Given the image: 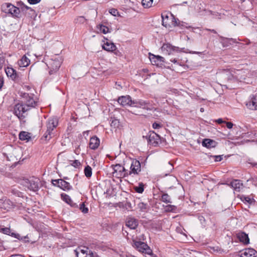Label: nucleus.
Wrapping results in <instances>:
<instances>
[{"instance_id": "obj_1", "label": "nucleus", "mask_w": 257, "mask_h": 257, "mask_svg": "<svg viewBox=\"0 0 257 257\" xmlns=\"http://www.w3.org/2000/svg\"><path fill=\"white\" fill-rule=\"evenodd\" d=\"M21 103L16 104L14 108V114L20 119L25 118L28 112L38 105L37 97L32 93L21 92Z\"/></svg>"}, {"instance_id": "obj_2", "label": "nucleus", "mask_w": 257, "mask_h": 257, "mask_svg": "<svg viewBox=\"0 0 257 257\" xmlns=\"http://www.w3.org/2000/svg\"><path fill=\"white\" fill-rule=\"evenodd\" d=\"M224 71L228 80L240 82L244 80L248 74V70L245 69L225 70Z\"/></svg>"}, {"instance_id": "obj_3", "label": "nucleus", "mask_w": 257, "mask_h": 257, "mask_svg": "<svg viewBox=\"0 0 257 257\" xmlns=\"http://www.w3.org/2000/svg\"><path fill=\"white\" fill-rule=\"evenodd\" d=\"M45 60L46 61V64L50 69V74H52L58 71L62 63L61 58L59 55L53 56L51 59L45 58Z\"/></svg>"}, {"instance_id": "obj_4", "label": "nucleus", "mask_w": 257, "mask_h": 257, "mask_svg": "<svg viewBox=\"0 0 257 257\" xmlns=\"http://www.w3.org/2000/svg\"><path fill=\"white\" fill-rule=\"evenodd\" d=\"M40 181L37 178L31 177L29 179H24L21 181V184L29 190L36 192L39 189Z\"/></svg>"}, {"instance_id": "obj_5", "label": "nucleus", "mask_w": 257, "mask_h": 257, "mask_svg": "<svg viewBox=\"0 0 257 257\" xmlns=\"http://www.w3.org/2000/svg\"><path fill=\"white\" fill-rule=\"evenodd\" d=\"M58 124V120L57 118L52 117L48 119L46 122L47 130L44 135L46 140H50L53 135V131Z\"/></svg>"}, {"instance_id": "obj_6", "label": "nucleus", "mask_w": 257, "mask_h": 257, "mask_svg": "<svg viewBox=\"0 0 257 257\" xmlns=\"http://www.w3.org/2000/svg\"><path fill=\"white\" fill-rule=\"evenodd\" d=\"M162 25L167 28H172L178 26V19L171 13L162 14Z\"/></svg>"}, {"instance_id": "obj_7", "label": "nucleus", "mask_w": 257, "mask_h": 257, "mask_svg": "<svg viewBox=\"0 0 257 257\" xmlns=\"http://www.w3.org/2000/svg\"><path fill=\"white\" fill-rule=\"evenodd\" d=\"M2 11L6 14H11L13 16L18 17L20 13L18 8L10 3H6L2 6Z\"/></svg>"}, {"instance_id": "obj_8", "label": "nucleus", "mask_w": 257, "mask_h": 257, "mask_svg": "<svg viewBox=\"0 0 257 257\" xmlns=\"http://www.w3.org/2000/svg\"><path fill=\"white\" fill-rule=\"evenodd\" d=\"M133 246L135 247L139 251L148 254H151L152 250L147 244L140 241L133 240Z\"/></svg>"}, {"instance_id": "obj_9", "label": "nucleus", "mask_w": 257, "mask_h": 257, "mask_svg": "<svg viewBox=\"0 0 257 257\" xmlns=\"http://www.w3.org/2000/svg\"><path fill=\"white\" fill-rule=\"evenodd\" d=\"M113 176L118 178L127 177V170L120 164L112 165Z\"/></svg>"}, {"instance_id": "obj_10", "label": "nucleus", "mask_w": 257, "mask_h": 257, "mask_svg": "<svg viewBox=\"0 0 257 257\" xmlns=\"http://www.w3.org/2000/svg\"><path fill=\"white\" fill-rule=\"evenodd\" d=\"M141 171V166L140 162L134 159L132 161L131 165L130 167V171L128 172L127 171V175H138Z\"/></svg>"}, {"instance_id": "obj_11", "label": "nucleus", "mask_w": 257, "mask_h": 257, "mask_svg": "<svg viewBox=\"0 0 257 257\" xmlns=\"http://www.w3.org/2000/svg\"><path fill=\"white\" fill-rule=\"evenodd\" d=\"M52 183L54 186L58 187L65 191H69L72 188L70 183L63 179L52 180Z\"/></svg>"}, {"instance_id": "obj_12", "label": "nucleus", "mask_w": 257, "mask_h": 257, "mask_svg": "<svg viewBox=\"0 0 257 257\" xmlns=\"http://www.w3.org/2000/svg\"><path fill=\"white\" fill-rule=\"evenodd\" d=\"M76 257H97L96 253L89 250L87 247L83 249H78L75 250Z\"/></svg>"}, {"instance_id": "obj_13", "label": "nucleus", "mask_w": 257, "mask_h": 257, "mask_svg": "<svg viewBox=\"0 0 257 257\" xmlns=\"http://www.w3.org/2000/svg\"><path fill=\"white\" fill-rule=\"evenodd\" d=\"M149 58L152 64L154 65L161 67L164 64L165 59L163 57L150 53Z\"/></svg>"}, {"instance_id": "obj_14", "label": "nucleus", "mask_w": 257, "mask_h": 257, "mask_svg": "<svg viewBox=\"0 0 257 257\" xmlns=\"http://www.w3.org/2000/svg\"><path fill=\"white\" fill-rule=\"evenodd\" d=\"M160 142V136L154 132H150L148 138V142L153 146H157Z\"/></svg>"}, {"instance_id": "obj_15", "label": "nucleus", "mask_w": 257, "mask_h": 257, "mask_svg": "<svg viewBox=\"0 0 257 257\" xmlns=\"http://www.w3.org/2000/svg\"><path fill=\"white\" fill-rule=\"evenodd\" d=\"M102 42L103 44L102 45V48L103 50L112 52L116 49V47L114 44L109 41L107 38L104 37Z\"/></svg>"}, {"instance_id": "obj_16", "label": "nucleus", "mask_w": 257, "mask_h": 257, "mask_svg": "<svg viewBox=\"0 0 257 257\" xmlns=\"http://www.w3.org/2000/svg\"><path fill=\"white\" fill-rule=\"evenodd\" d=\"M161 48L163 52L169 55L174 52H178L179 51L178 47L173 46L169 43L164 44Z\"/></svg>"}, {"instance_id": "obj_17", "label": "nucleus", "mask_w": 257, "mask_h": 257, "mask_svg": "<svg viewBox=\"0 0 257 257\" xmlns=\"http://www.w3.org/2000/svg\"><path fill=\"white\" fill-rule=\"evenodd\" d=\"M235 236L239 242L244 244H248L249 243V239L248 234L242 231H239L235 233Z\"/></svg>"}, {"instance_id": "obj_18", "label": "nucleus", "mask_w": 257, "mask_h": 257, "mask_svg": "<svg viewBox=\"0 0 257 257\" xmlns=\"http://www.w3.org/2000/svg\"><path fill=\"white\" fill-rule=\"evenodd\" d=\"M118 102L122 106H132L133 100L129 95L122 96L119 97L117 100Z\"/></svg>"}, {"instance_id": "obj_19", "label": "nucleus", "mask_w": 257, "mask_h": 257, "mask_svg": "<svg viewBox=\"0 0 257 257\" xmlns=\"http://www.w3.org/2000/svg\"><path fill=\"white\" fill-rule=\"evenodd\" d=\"M240 257H257V251L253 248H245L240 252Z\"/></svg>"}, {"instance_id": "obj_20", "label": "nucleus", "mask_w": 257, "mask_h": 257, "mask_svg": "<svg viewBox=\"0 0 257 257\" xmlns=\"http://www.w3.org/2000/svg\"><path fill=\"white\" fill-rule=\"evenodd\" d=\"M125 224L130 229H135L138 225V220L134 217H129L126 220Z\"/></svg>"}, {"instance_id": "obj_21", "label": "nucleus", "mask_w": 257, "mask_h": 257, "mask_svg": "<svg viewBox=\"0 0 257 257\" xmlns=\"http://www.w3.org/2000/svg\"><path fill=\"white\" fill-rule=\"evenodd\" d=\"M231 187L236 192H240L243 188V185L239 180H234L230 182Z\"/></svg>"}, {"instance_id": "obj_22", "label": "nucleus", "mask_w": 257, "mask_h": 257, "mask_svg": "<svg viewBox=\"0 0 257 257\" xmlns=\"http://www.w3.org/2000/svg\"><path fill=\"white\" fill-rule=\"evenodd\" d=\"M100 145V140L96 136H94L90 139L89 147L91 150H96Z\"/></svg>"}, {"instance_id": "obj_23", "label": "nucleus", "mask_w": 257, "mask_h": 257, "mask_svg": "<svg viewBox=\"0 0 257 257\" xmlns=\"http://www.w3.org/2000/svg\"><path fill=\"white\" fill-rule=\"evenodd\" d=\"M173 169V165L170 162H169L163 166L162 169L165 176H167L172 172Z\"/></svg>"}, {"instance_id": "obj_24", "label": "nucleus", "mask_w": 257, "mask_h": 257, "mask_svg": "<svg viewBox=\"0 0 257 257\" xmlns=\"http://www.w3.org/2000/svg\"><path fill=\"white\" fill-rule=\"evenodd\" d=\"M7 75L12 80H15L17 77V72L13 68L8 67L5 70Z\"/></svg>"}, {"instance_id": "obj_25", "label": "nucleus", "mask_w": 257, "mask_h": 257, "mask_svg": "<svg viewBox=\"0 0 257 257\" xmlns=\"http://www.w3.org/2000/svg\"><path fill=\"white\" fill-rule=\"evenodd\" d=\"M30 64V60L26 56L24 55L22 58L18 61V64L20 67H26Z\"/></svg>"}, {"instance_id": "obj_26", "label": "nucleus", "mask_w": 257, "mask_h": 257, "mask_svg": "<svg viewBox=\"0 0 257 257\" xmlns=\"http://www.w3.org/2000/svg\"><path fill=\"white\" fill-rule=\"evenodd\" d=\"M202 145L208 148H213L215 146V142L209 139H205L202 142Z\"/></svg>"}, {"instance_id": "obj_27", "label": "nucleus", "mask_w": 257, "mask_h": 257, "mask_svg": "<svg viewBox=\"0 0 257 257\" xmlns=\"http://www.w3.org/2000/svg\"><path fill=\"white\" fill-rule=\"evenodd\" d=\"M1 207L6 210H9L12 206V203L10 200H0Z\"/></svg>"}, {"instance_id": "obj_28", "label": "nucleus", "mask_w": 257, "mask_h": 257, "mask_svg": "<svg viewBox=\"0 0 257 257\" xmlns=\"http://www.w3.org/2000/svg\"><path fill=\"white\" fill-rule=\"evenodd\" d=\"M147 104L148 103L143 100H139L138 101L133 100L132 106L146 108Z\"/></svg>"}, {"instance_id": "obj_29", "label": "nucleus", "mask_w": 257, "mask_h": 257, "mask_svg": "<svg viewBox=\"0 0 257 257\" xmlns=\"http://www.w3.org/2000/svg\"><path fill=\"white\" fill-rule=\"evenodd\" d=\"M246 106L251 110H257V101L255 98L253 97L251 100L246 104Z\"/></svg>"}, {"instance_id": "obj_30", "label": "nucleus", "mask_w": 257, "mask_h": 257, "mask_svg": "<svg viewBox=\"0 0 257 257\" xmlns=\"http://www.w3.org/2000/svg\"><path fill=\"white\" fill-rule=\"evenodd\" d=\"M137 208L141 212H147L149 209V205L147 203L140 202L137 204Z\"/></svg>"}, {"instance_id": "obj_31", "label": "nucleus", "mask_w": 257, "mask_h": 257, "mask_svg": "<svg viewBox=\"0 0 257 257\" xmlns=\"http://www.w3.org/2000/svg\"><path fill=\"white\" fill-rule=\"evenodd\" d=\"M61 199L64 201H65L67 204L70 205L71 206H73L75 204V203L74 204L73 203V201L71 200L70 196L69 195H67L66 194L62 193L61 194Z\"/></svg>"}, {"instance_id": "obj_32", "label": "nucleus", "mask_w": 257, "mask_h": 257, "mask_svg": "<svg viewBox=\"0 0 257 257\" xmlns=\"http://www.w3.org/2000/svg\"><path fill=\"white\" fill-rule=\"evenodd\" d=\"M31 138L30 134L26 132H21L19 134V139L21 141H28Z\"/></svg>"}, {"instance_id": "obj_33", "label": "nucleus", "mask_w": 257, "mask_h": 257, "mask_svg": "<svg viewBox=\"0 0 257 257\" xmlns=\"http://www.w3.org/2000/svg\"><path fill=\"white\" fill-rule=\"evenodd\" d=\"M97 28L99 30L100 33H103L104 34L110 32L109 29L103 25L99 24L97 26Z\"/></svg>"}, {"instance_id": "obj_34", "label": "nucleus", "mask_w": 257, "mask_h": 257, "mask_svg": "<svg viewBox=\"0 0 257 257\" xmlns=\"http://www.w3.org/2000/svg\"><path fill=\"white\" fill-rule=\"evenodd\" d=\"M110 125L112 127H113L114 128H118L120 126V122L119 120L117 119H116L115 118H110Z\"/></svg>"}, {"instance_id": "obj_35", "label": "nucleus", "mask_w": 257, "mask_h": 257, "mask_svg": "<svg viewBox=\"0 0 257 257\" xmlns=\"http://www.w3.org/2000/svg\"><path fill=\"white\" fill-rule=\"evenodd\" d=\"M84 173L87 178H90L92 176V169L91 167L88 165L86 166L84 170Z\"/></svg>"}, {"instance_id": "obj_36", "label": "nucleus", "mask_w": 257, "mask_h": 257, "mask_svg": "<svg viewBox=\"0 0 257 257\" xmlns=\"http://www.w3.org/2000/svg\"><path fill=\"white\" fill-rule=\"evenodd\" d=\"M161 200L166 203H172L171 197L167 193H164L162 195Z\"/></svg>"}, {"instance_id": "obj_37", "label": "nucleus", "mask_w": 257, "mask_h": 257, "mask_svg": "<svg viewBox=\"0 0 257 257\" xmlns=\"http://www.w3.org/2000/svg\"><path fill=\"white\" fill-rule=\"evenodd\" d=\"M144 185L143 183H139L138 186L134 187L135 190L139 193H142L144 190Z\"/></svg>"}, {"instance_id": "obj_38", "label": "nucleus", "mask_w": 257, "mask_h": 257, "mask_svg": "<svg viewBox=\"0 0 257 257\" xmlns=\"http://www.w3.org/2000/svg\"><path fill=\"white\" fill-rule=\"evenodd\" d=\"M153 0H142V4L145 8H150L152 6Z\"/></svg>"}, {"instance_id": "obj_39", "label": "nucleus", "mask_w": 257, "mask_h": 257, "mask_svg": "<svg viewBox=\"0 0 257 257\" xmlns=\"http://www.w3.org/2000/svg\"><path fill=\"white\" fill-rule=\"evenodd\" d=\"M240 199L242 201L248 203L249 204H251L254 200L253 199L251 198L248 196H246L244 195H241L240 196Z\"/></svg>"}, {"instance_id": "obj_40", "label": "nucleus", "mask_w": 257, "mask_h": 257, "mask_svg": "<svg viewBox=\"0 0 257 257\" xmlns=\"http://www.w3.org/2000/svg\"><path fill=\"white\" fill-rule=\"evenodd\" d=\"M86 19L83 16L78 17L75 19V23L76 24H83L85 22Z\"/></svg>"}, {"instance_id": "obj_41", "label": "nucleus", "mask_w": 257, "mask_h": 257, "mask_svg": "<svg viewBox=\"0 0 257 257\" xmlns=\"http://www.w3.org/2000/svg\"><path fill=\"white\" fill-rule=\"evenodd\" d=\"M79 209L84 213H87L88 212V209L85 207L84 203H81L80 204Z\"/></svg>"}, {"instance_id": "obj_42", "label": "nucleus", "mask_w": 257, "mask_h": 257, "mask_svg": "<svg viewBox=\"0 0 257 257\" xmlns=\"http://www.w3.org/2000/svg\"><path fill=\"white\" fill-rule=\"evenodd\" d=\"M71 165L75 168H78L81 165L80 162L79 160H75L72 161Z\"/></svg>"}, {"instance_id": "obj_43", "label": "nucleus", "mask_w": 257, "mask_h": 257, "mask_svg": "<svg viewBox=\"0 0 257 257\" xmlns=\"http://www.w3.org/2000/svg\"><path fill=\"white\" fill-rule=\"evenodd\" d=\"M1 232L5 234L10 235L11 233V229L9 228L5 227L1 229Z\"/></svg>"}, {"instance_id": "obj_44", "label": "nucleus", "mask_w": 257, "mask_h": 257, "mask_svg": "<svg viewBox=\"0 0 257 257\" xmlns=\"http://www.w3.org/2000/svg\"><path fill=\"white\" fill-rule=\"evenodd\" d=\"M109 12L110 14H111L112 15H113L114 16H116L118 15V11L115 9H110Z\"/></svg>"}, {"instance_id": "obj_45", "label": "nucleus", "mask_w": 257, "mask_h": 257, "mask_svg": "<svg viewBox=\"0 0 257 257\" xmlns=\"http://www.w3.org/2000/svg\"><path fill=\"white\" fill-rule=\"evenodd\" d=\"M5 57L2 55L0 54V70L2 68L3 64L5 62Z\"/></svg>"}, {"instance_id": "obj_46", "label": "nucleus", "mask_w": 257, "mask_h": 257, "mask_svg": "<svg viewBox=\"0 0 257 257\" xmlns=\"http://www.w3.org/2000/svg\"><path fill=\"white\" fill-rule=\"evenodd\" d=\"M152 126L154 129H159L161 127L162 125L159 123L155 122L153 124Z\"/></svg>"}, {"instance_id": "obj_47", "label": "nucleus", "mask_w": 257, "mask_h": 257, "mask_svg": "<svg viewBox=\"0 0 257 257\" xmlns=\"http://www.w3.org/2000/svg\"><path fill=\"white\" fill-rule=\"evenodd\" d=\"M41 0H28V2L31 5H35L39 3Z\"/></svg>"}, {"instance_id": "obj_48", "label": "nucleus", "mask_w": 257, "mask_h": 257, "mask_svg": "<svg viewBox=\"0 0 257 257\" xmlns=\"http://www.w3.org/2000/svg\"><path fill=\"white\" fill-rule=\"evenodd\" d=\"M226 124V127L229 128L231 129L232 128L233 126V124L231 122H225Z\"/></svg>"}, {"instance_id": "obj_49", "label": "nucleus", "mask_w": 257, "mask_h": 257, "mask_svg": "<svg viewBox=\"0 0 257 257\" xmlns=\"http://www.w3.org/2000/svg\"><path fill=\"white\" fill-rule=\"evenodd\" d=\"M215 122L218 124H221L222 123H225V121L223 120L222 118H218L215 120Z\"/></svg>"}, {"instance_id": "obj_50", "label": "nucleus", "mask_w": 257, "mask_h": 257, "mask_svg": "<svg viewBox=\"0 0 257 257\" xmlns=\"http://www.w3.org/2000/svg\"><path fill=\"white\" fill-rule=\"evenodd\" d=\"M222 160V157L221 156H215V161L219 162Z\"/></svg>"}, {"instance_id": "obj_51", "label": "nucleus", "mask_w": 257, "mask_h": 257, "mask_svg": "<svg viewBox=\"0 0 257 257\" xmlns=\"http://www.w3.org/2000/svg\"><path fill=\"white\" fill-rule=\"evenodd\" d=\"M4 83L3 78L0 77V89L2 87Z\"/></svg>"}, {"instance_id": "obj_52", "label": "nucleus", "mask_w": 257, "mask_h": 257, "mask_svg": "<svg viewBox=\"0 0 257 257\" xmlns=\"http://www.w3.org/2000/svg\"><path fill=\"white\" fill-rule=\"evenodd\" d=\"M170 61H171L172 62L174 63H177V64H179V62L178 61V60L177 59H176L175 58H174V59H171L170 60Z\"/></svg>"}, {"instance_id": "obj_53", "label": "nucleus", "mask_w": 257, "mask_h": 257, "mask_svg": "<svg viewBox=\"0 0 257 257\" xmlns=\"http://www.w3.org/2000/svg\"><path fill=\"white\" fill-rule=\"evenodd\" d=\"M205 30L206 31H210L214 34H216V32L215 30L214 29H205Z\"/></svg>"}, {"instance_id": "obj_54", "label": "nucleus", "mask_w": 257, "mask_h": 257, "mask_svg": "<svg viewBox=\"0 0 257 257\" xmlns=\"http://www.w3.org/2000/svg\"><path fill=\"white\" fill-rule=\"evenodd\" d=\"M10 257H24V256L21 254H13V255H12Z\"/></svg>"}, {"instance_id": "obj_55", "label": "nucleus", "mask_w": 257, "mask_h": 257, "mask_svg": "<svg viewBox=\"0 0 257 257\" xmlns=\"http://www.w3.org/2000/svg\"><path fill=\"white\" fill-rule=\"evenodd\" d=\"M89 132L88 131L84 132H83V135L85 136V135H86V136H88V134H89Z\"/></svg>"}, {"instance_id": "obj_56", "label": "nucleus", "mask_w": 257, "mask_h": 257, "mask_svg": "<svg viewBox=\"0 0 257 257\" xmlns=\"http://www.w3.org/2000/svg\"><path fill=\"white\" fill-rule=\"evenodd\" d=\"M25 87L27 89V90H30L31 87L29 86H26Z\"/></svg>"}, {"instance_id": "obj_57", "label": "nucleus", "mask_w": 257, "mask_h": 257, "mask_svg": "<svg viewBox=\"0 0 257 257\" xmlns=\"http://www.w3.org/2000/svg\"><path fill=\"white\" fill-rule=\"evenodd\" d=\"M200 111L202 112L204 111V109L203 107L200 108Z\"/></svg>"}, {"instance_id": "obj_58", "label": "nucleus", "mask_w": 257, "mask_h": 257, "mask_svg": "<svg viewBox=\"0 0 257 257\" xmlns=\"http://www.w3.org/2000/svg\"><path fill=\"white\" fill-rule=\"evenodd\" d=\"M229 40L232 41L233 42H235L234 40L233 39H229Z\"/></svg>"}, {"instance_id": "obj_59", "label": "nucleus", "mask_w": 257, "mask_h": 257, "mask_svg": "<svg viewBox=\"0 0 257 257\" xmlns=\"http://www.w3.org/2000/svg\"><path fill=\"white\" fill-rule=\"evenodd\" d=\"M25 9H29V7H27V6H25Z\"/></svg>"}, {"instance_id": "obj_60", "label": "nucleus", "mask_w": 257, "mask_h": 257, "mask_svg": "<svg viewBox=\"0 0 257 257\" xmlns=\"http://www.w3.org/2000/svg\"><path fill=\"white\" fill-rule=\"evenodd\" d=\"M15 235V233H12V235H12V236H14Z\"/></svg>"}]
</instances>
